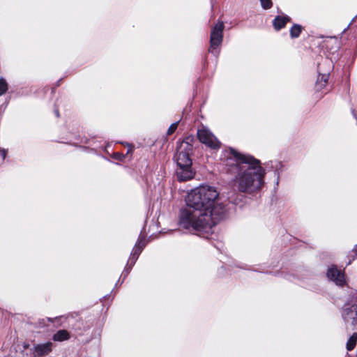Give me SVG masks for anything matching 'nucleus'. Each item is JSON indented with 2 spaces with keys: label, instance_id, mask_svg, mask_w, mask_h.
<instances>
[{
  "label": "nucleus",
  "instance_id": "obj_18",
  "mask_svg": "<svg viewBox=\"0 0 357 357\" xmlns=\"http://www.w3.org/2000/svg\"><path fill=\"white\" fill-rule=\"evenodd\" d=\"M261 7L268 10L270 9L273 6V3L271 0H259Z\"/></svg>",
  "mask_w": 357,
  "mask_h": 357
},
{
  "label": "nucleus",
  "instance_id": "obj_6",
  "mask_svg": "<svg viewBox=\"0 0 357 357\" xmlns=\"http://www.w3.org/2000/svg\"><path fill=\"white\" fill-rule=\"evenodd\" d=\"M197 137L200 142L212 149H218L220 148V142L213 133L206 128L198 130Z\"/></svg>",
  "mask_w": 357,
  "mask_h": 357
},
{
  "label": "nucleus",
  "instance_id": "obj_15",
  "mask_svg": "<svg viewBox=\"0 0 357 357\" xmlns=\"http://www.w3.org/2000/svg\"><path fill=\"white\" fill-rule=\"evenodd\" d=\"M357 342V333H354L348 340L347 342V349L351 351L354 349Z\"/></svg>",
  "mask_w": 357,
  "mask_h": 357
},
{
  "label": "nucleus",
  "instance_id": "obj_16",
  "mask_svg": "<svg viewBox=\"0 0 357 357\" xmlns=\"http://www.w3.org/2000/svg\"><path fill=\"white\" fill-rule=\"evenodd\" d=\"M8 90V84L6 80L3 78L0 79V96L4 94Z\"/></svg>",
  "mask_w": 357,
  "mask_h": 357
},
{
  "label": "nucleus",
  "instance_id": "obj_11",
  "mask_svg": "<svg viewBox=\"0 0 357 357\" xmlns=\"http://www.w3.org/2000/svg\"><path fill=\"white\" fill-rule=\"evenodd\" d=\"M70 337V333L65 329L59 330L52 336V340L55 342H63L69 340Z\"/></svg>",
  "mask_w": 357,
  "mask_h": 357
},
{
  "label": "nucleus",
  "instance_id": "obj_19",
  "mask_svg": "<svg viewBox=\"0 0 357 357\" xmlns=\"http://www.w3.org/2000/svg\"><path fill=\"white\" fill-rule=\"evenodd\" d=\"M133 266H131V263H129L128 262L127 263V265L126 266L123 271V273L122 275H123V280L121 281V283L123 282L124 280L126 279V278L128 276V275L130 273V272L131 271V269L132 268Z\"/></svg>",
  "mask_w": 357,
  "mask_h": 357
},
{
  "label": "nucleus",
  "instance_id": "obj_22",
  "mask_svg": "<svg viewBox=\"0 0 357 357\" xmlns=\"http://www.w3.org/2000/svg\"><path fill=\"white\" fill-rule=\"evenodd\" d=\"M353 252H357V244L354 246V248H353Z\"/></svg>",
  "mask_w": 357,
  "mask_h": 357
},
{
  "label": "nucleus",
  "instance_id": "obj_8",
  "mask_svg": "<svg viewBox=\"0 0 357 357\" xmlns=\"http://www.w3.org/2000/svg\"><path fill=\"white\" fill-rule=\"evenodd\" d=\"M326 275L329 280L334 282L338 286L342 287L345 283L344 273L338 270L335 266L329 268Z\"/></svg>",
  "mask_w": 357,
  "mask_h": 357
},
{
  "label": "nucleus",
  "instance_id": "obj_21",
  "mask_svg": "<svg viewBox=\"0 0 357 357\" xmlns=\"http://www.w3.org/2000/svg\"><path fill=\"white\" fill-rule=\"evenodd\" d=\"M7 152L5 149H0V157L2 160H4L6 157Z\"/></svg>",
  "mask_w": 357,
  "mask_h": 357
},
{
  "label": "nucleus",
  "instance_id": "obj_4",
  "mask_svg": "<svg viewBox=\"0 0 357 357\" xmlns=\"http://www.w3.org/2000/svg\"><path fill=\"white\" fill-rule=\"evenodd\" d=\"M195 141V137L189 135L181 142L177 143L176 153L174 155V159L177 165L176 176L179 181H189L192 179L195 174V172L192 167V162L190 158Z\"/></svg>",
  "mask_w": 357,
  "mask_h": 357
},
{
  "label": "nucleus",
  "instance_id": "obj_3",
  "mask_svg": "<svg viewBox=\"0 0 357 357\" xmlns=\"http://www.w3.org/2000/svg\"><path fill=\"white\" fill-rule=\"evenodd\" d=\"M187 206L181 208L178 214L180 227L190 231H202L211 229L217 223L211 220V214H207L186 202Z\"/></svg>",
  "mask_w": 357,
  "mask_h": 357
},
{
  "label": "nucleus",
  "instance_id": "obj_5",
  "mask_svg": "<svg viewBox=\"0 0 357 357\" xmlns=\"http://www.w3.org/2000/svg\"><path fill=\"white\" fill-rule=\"evenodd\" d=\"M224 23L218 21L212 28L210 36L209 52L217 56L219 53L218 47L222 44L223 38Z\"/></svg>",
  "mask_w": 357,
  "mask_h": 357
},
{
  "label": "nucleus",
  "instance_id": "obj_1",
  "mask_svg": "<svg viewBox=\"0 0 357 357\" xmlns=\"http://www.w3.org/2000/svg\"><path fill=\"white\" fill-rule=\"evenodd\" d=\"M226 160L227 172L232 176L233 188L245 195L259 192L265 184L266 169L261 161L251 155L241 153L229 148Z\"/></svg>",
  "mask_w": 357,
  "mask_h": 357
},
{
  "label": "nucleus",
  "instance_id": "obj_17",
  "mask_svg": "<svg viewBox=\"0 0 357 357\" xmlns=\"http://www.w3.org/2000/svg\"><path fill=\"white\" fill-rule=\"evenodd\" d=\"M135 245L139 246V248L142 247V250H143L144 248L146 246V237L145 236L140 235L138 238L137 241L135 243Z\"/></svg>",
  "mask_w": 357,
  "mask_h": 357
},
{
  "label": "nucleus",
  "instance_id": "obj_13",
  "mask_svg": "<svg viewBox=\"0 0 357 357\" xmlns=\"http://www.w3.org/2000/svg\"><path fill=\"white\" fill-rule=\"evenodd\" d=\"M142 252V247L139 248L135 245L128 259V264L131 263V266H134Z\"/></svg>",
  "mask_w": 357,
  "mask_h": 357
},
{
  "label": "nucleus",
  "instance_id": "obj_12",
  "mask_svg": "<svg viewBox=\"0 0 357 357\" xmlns=\"http://www.w3.org/2000/svg\"><path fill=\"white\" fill-rule=\"evenodd\" d=\"M283 165L281 162L275 161L271 162V168L274 170V176H276L275 185H278L280 182V172L282 171Z\"/></svg>",
  "mask_w": 357,
  "mask_h": 357
},
{
  "label": "nucleus",
  "instance_id": "obj_20",
  "mask_svg": "<svg viewBox=\"0 0 357 357\" xmlns=\"http://www.w3.org/2000/svg\"><path fill=\"white\" fill-rule=\"evenodd\" d=\"M179 121L174 122V123L171 124V126L169 127L167 134L168 135H170L174 133V132L176 130L178 125Z\"/></svg>",
  "mask_w": 357,
  "mask_h": 357
},
{
  "label": "nucleus",
  "instance_id": "obj_9",
  "mask_svg": "<svg viewBox=\"0 0 357 357\" xmlns=\"http://www.w3.org/2000/svg\"><path fill=\"white\" fill-rule=\"evenodd\" d=\"M290 20L291 18L289 16H276L273 21V26L275 30L279 31L284 28Z\"/></svg>",
  "mask_w": 357,
  "mask_h": 357
},
{
  "label": "nucleus",
  "instance_id": "obj_7",
  "mask_svg": "<svg viewBox=\"0 0 357 357\" xmlns=\"http://www.w3.org/2000/svg\"><path fill=\"white\" fill-rule=\"evenodd\" d=\"M342 316L346 323L355 326L357 324V305L346 303L343 306Z\"/></svg>",
  "mask_w": 357,
  "mask_h": 357
},
{
  "label": "nucleus",
  "instance_id": "obj_10",
  "mask_svg": "<svg viewBox=\"0 0 357 357\" xmlns=\"http://www.w3.org/2000/svg\"><path fill=\"white\" fill-rule=\"evenodd\" d=\"M329 77V73H319L317 77V80L316 82V89L317 91L321 90L324 88L328 82V79Z\"/></svg>",
  "mask_w": 357,
  "mask_h": 357
},
{
  "label": "nucleus",
  "instance_id": "obj_23",
  "mask_svg": "<svg viewBox=\"0 0 357 357\" xmlns=\"http://www.w3.org/2000/svg\"><path fill=\"white\" fill-rule=\"evenodd\" d=\"M55 114L56 115V116H59V111L58 110H55Z\"/></svg>",
  "mask_w": 357,
  "mask_h": 357
},
{
  "label": "nucleus",
  "instance_id": "obj_26",
  "mask_svg": "<svg viewBox=\"0 0 357 357\" xmlns=\"http://www.w3.org/2000/svg\"><path fill=\"white\" fill-rule=\"evenodd\" d=\"M348 27H349V25H347V27L344 31H346V29H348Z\"/></svg>",
  "mask_w": 357,
  "mask_h": 357
},
{
  "label": "nucleus",
  "instance_id": "obj_25",
  "mask_svg": "<svg viewBox=\"0 0 357 357\" xmlns=\"http://www.w3.org/2000/svg\"><path fill=\"white\" fill-rule=\"evenodd\" d=\"M48 320H49L50 321H51V322H53V320H52V319H50V318H49V319H48Z\"/></svg>",
  "mask_w": 357,
  "mask_h": 357
},
{
  "label": "nucleus",
  "instance_id": "obj_14",
  "mask_svg": "<svg viewBox=\"0 0 357 357\" xmlns=\"http://www.w3.org/2000/svg\"><path fill=\"white\" fill-rule=\"evenodd\" d=\"M303 30V27L300 24H295L290 29V37L291 38H297L299 37L301 31Z\"/></svg>",
  "mask_w": 357,
  "mask_h": 357
},
{
  "label": "nucleus",
  "instance_id": "obj_24",
  "mask_svg": "<svg viewBox=\"0 0 357 357\" xmlns=\"http://www.w3.org/2000/svg\"><path fill=\"white\" fill-rule=\"evenodd\" d=\"M121 284H122V283L121 282V283H120V285H121ZM119 280L116 282V285H115V286L116 287V286H117V285H119Z\"/></svg>",
  "mask_w": 357,
  "mask_h": 357
},
{
  "label": "nucleus",
  "instance_id": "obj_2",
  "mask_svg": "<svg viewBox=\"0 0 357 357\" xmlns=\"http://www.w3.org/2000/svg\"><path fill=\"white\" fill-rule=\"evenodd\" d=\"M185 202L205 213L211 214V220L216 223L227 215V209L219 202V192L213 186L201 185L192 190L188 194Z\"/></svg>",
  "mask_w": 357,
  "mask_h": 357
}]
</instances>
